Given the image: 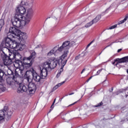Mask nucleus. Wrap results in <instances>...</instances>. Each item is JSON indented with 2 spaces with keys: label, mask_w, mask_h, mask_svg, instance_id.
<instances>
[{
  "label": "nucleus",
  "mask_w": 128,
  "mask_h": 128,
  "mask_svg": "<svg viewBox=\"0 0 128 128\" xmlns=\"http://www.w3.org/2000/svg\"><path fill=\"white\" fill-rule=\"evenodd\" d=\"M14 20L12 22V24L13 26H11L9 30V32L12 34H14L18 38V40H26V34L24 32H22L18 28H20L22 26V18L20 17L16 18L14 16Z\"/></svg>",
  "instance_id": "1"
},
{
  "label": "nucleus",
  "mask_w": 128,
  "mask_h": 128,
  "mask_svg": "<svg viewBox=\"0 0 128 128\" xmlns=\"http://www.w3.org/2000/svg\"><path fill=\"white\" fill-rule=\"evenodd\" d=\"M12 38H18V37L16 36V35L10 34L9 36L8 34L7 38H4L2 41L0 45V48H18L20 43L17 42L16 40H12Z\"/></svg>",
  "instance_id": "2"
},
{
  "label": "nucleus",
  "mask_w": 128,
  "mask_h": 128,
  "mask_svg": "<svg viewBox=\"0 0 128 128\" xmlns=\"http://www.w3.org/2000/svg\"><path fill=\"white\" fill-rule=\"evenodd\" d=\"M18 72L16 70H15L14 74H13V80H14L15 82H13V84L15 86L18 88L17 89V92L18 94L26 92H28V88H26L24 84L18 81L17 78H18Z\"/></svg>",
  "instance_id": "3"
},
{
  "label": "nucleus",
  "mask_w": 128,
  "mask_h": 128,
  "mask_svg": "<svg viewBox=\"0 0 128 128\" xmlns=\"http://www.w3.org/2000/svg\"><path fill=\"white\" fill-rule=\"evenodd\" d=\"M66 58V52H65L64 54H63L59 58L56 59L54 58H52L49 59V62L50 64V70H54L56 68L58 64V66H60V63L63 62V60H64Z\"/></svg>",
  "instance_id": "4"
},
{
  "label": "nucleus",
  "mask_w": 128,
  "mask_h": 128,
  "mask_svg": "<svg viewBox=\"0 0 128 128\" xmlns=\"http://www.w3.org/2000/svg\"><path fill=\"white\" fill-rule=\"evenodd\" d=\"M32 72H31V74L32 76L33 80H34L36 82H40V80H44L46 78V76H44L42 72H40V76L36 72V71L34 69H32Z\"/></svg>",
  "instance_id": "5"
},
{
  "label": "nucleus",
  "mask_w": 128,
  "mask_h": 128,
  "mask_svg": "<svg viewBox=\"0 0 128 128\" xmlns=\"http://www.w3.org/2000/svg\"><path fill=\"white\" fill-rule=\"evenodd\" d=\"M40 72L42 74H44V76H48V72H50V70H52V69H50V60L44 62L42 69L41 68H40Z\"/></svg>",
  "instance_id": "6"
},
{
  "label": "nucleus",
  "mask_w": 128,
  "mask_h": 128,
  "mask_svg": "<svg viewBox=\"0 0 128 128\" xmlns=\"http://www.w3.org/2000/svg\"><path fill=\"white\" fill-rule=\"evenodd\" d=\"M32 61L30 62H24V64H19L18 66H17V68H18L20 70V72L22 76H24V72L25 70H28L30 68L32 67Z\"/></svg>",
  "instance_id": "7"
},
{
  "label": "nucleus",
  "mask_w": 128,
  "mask_h": 128,
  "mask_svg": "<svg viewBox=\"0 0 128 128\" xmlns=\"http://www.w3.org/2000/svg\"><path fill=\"white\" fill-rule=\"evenodd\" d=\"M16 12L15 14V18L20 17L21 18H23L24 14H26V8L24 6H18L16 9Z\"/></svg>",
  "instance_id": "8"
},
{
  "label": "nucleus",
  "mask_w": 128,
  "mask_h": 128,
  "mask_svg": "<svg viewBox=\"0 0 128 128\" xmlns=\"http://www.w3.org/2000/svg\"><path fill=\"white\" fill-rule=\"evenodd\" d=\"M70 46V41H65L62 44V46L58 48L59 52H62V50H66L64 51V54L66 52V56H68V50Z\"/></svg>",
  "instance_id": "9"
},
{
  "label": "nucleus",
  "mask_w": 128,
  "mask_h": 128,
  "mask_svg": "<svg viewBox=\"0 0 128 128\" xmlns=\"http://www.w3.org/2000/svg\"><path fill=\"white\" fill-rule=\"evenodd\" d=\"M14 62H15L14 66H18L19 64H22V57L18 50H16Z\"/></svg>",
  "instance_id": "10"
},
{
  "label": "nucleus",
  "mask_w": 128,
  "mask_h": 128,
  "mask_svg": "<svg viewBox=\"0 0 128 128\" xmlns=\"http://www.w3.org/2000/svg\"><path fill=\"white\" fill-rule=\"evenodd\" d=\"M0 56H1L5 66H10V57L6 55V54H5L4 51L2 50V52L0 53Z\"/></svg>",
  "instance_id": "11"
},
{
  "label": "nucleus",
  "mask_w": 128,
  "mask_h": 128,
  "mask_svg": "<svg viewBox=\"0 0 128 128\" xmlns=\"http://www.w3.org/2000/svg\"><path fill=\"white\" fill-rule=\"evenodd\" d=\"M28 84V87L26 88H27V91L28 90L30 94H32V92H36V85L34 84V83L32 82V80L29 81Z\"/></svg>",
  "instance_id": "12"
},
{
  "label": "nucleus",
  "mask_w": 128,
  "mask_h": 128,
  "mask_svg": "<svg viewBox=\"0 0 128 128\" xmlns=\"http://www.w3.org/2000/svg\"><path fill=\"white\" fill-rule=\"evenodd\" d=\"M36 53L34 52H32L29 57H24L22 59V63L24 64L25 62H32L31 60H34L36 58Z\"/></svg>",
  "instance_id": "13"
},
{
  "label": "nucleus",
  "mask_w": 128,
  "mask_h": 128,
  "mask_svg": "<svg viewBox=\"0 0 128 128\" xmlns=\"http://www.w3.org/2000/svg\"><path fill=\"white\" fill-rule=\"evenodd\" d=\"M16 54V50H14L11 53L9 54V60H10V64H12L13 62L15 60Z\"/></svg>",
  "instance_id": "14"
},
{
  "label": "nucleus",
  "mask_w": 128,
  "mask_h": 128,
  "mask_svg": "<svg viewBox=\"0 0 128 128\" xmlns=\"http://www.w3.org/2000/svg\"><path fill=\"white\" fill-rule=\"evenodd\" d=\"M32 71L31 70H27V71H24L23 72V74L24 73V78H26V80H27V82H30V80H32V79L30 78V74H32Z\"/></svg>",
  "instance_id": "15"
},
{
  "label": "nucleus",
  "mask_w": 128,
  "mask_h": 128,
  "mask_svg": "<svg viewBox=\"0 0 128 128\" xmlns=\"http://www.w3.org/2000/svg\"><path fill=\"white\" fill-rule=\"evenodd\" d=\"M128 14L126 15V17L123 20L120 21L118 24H116L115 25L110 26L109 28H108V30H113V28H116V26H118V25L122 24H124V22H126V20H128Z\"/></svg>",
  "instance_id": "16"
},
{
  "label": "nucleus",
  "mask_w": 128,
  "mask_h": 128,
  "mask_svg": "<svg viewBox=\"0 0 128 128\" xmlns=\"http://www.w3.org/2000/svg\"><path fill=\"white\" fill-rule=\"evenodd\" d=\"M6 120V112L4 110H0V124H2Z\"/></svg>",
  "instance_id": "17"
},
{
  "label": "nucleus",
  "mask_w": 128,
  "mask_h": 128,
  "mask_svg": "<svg viewBox=\"0 0 128 128\" xmlns=\"http://www.w3.org/2000/svg\"><path fill=\"white\" fill-rule=\"evenodd\" d=\"M68 58H70V57H68V59L63 60V61L60 63L61 64V68H60V74L61 72H64V68L66 66V62H68Z\"/></svg>",
  "instance_id": "18"
},
{
  "label": "nucleus",
  "mask_w": 128,
  "mask_h": 128,
  "mask_svg": "<svg viewBox=\"0 0 128 128\" xmlns=\"http://www.w3.org/2000/svg\"><path fill=\"white\" fill-rule=\"evenodd\" d=\"M32 18H28L27 16H26V18H24V20H22V26H26V24H30V19Z\"/></svg>",
  "instance_id": "19"
},
{
  "label": "nucleus",
  "mask_w": 128,
  "mask_h": 128,
  "mask_svg": "<svg viewBox=\"0 0 128 128\" xmlns=\"http://www.w3.org/2000/svg\"><path fill=\"white\" fill-rule=\"evenodd\" d=\"M118 8V5L116 4V2H114L112 4H111L110 6L106 9V10H105V12H108V10H112V8Z\"/></svg>",
  "instance_id": "20"
},
{
  "label": "nucleus",
  "mask_w": 128,
  "mask_h": 128,
  "mask_svg": "<svg viewBox=\"0 0 128 128\" xmlns=\"http://www.w3.org/2000/svg\"><path fill=\"white\" fill-rule=\"evenodd\" d=\"M6 120H10L12 118V110H8L6 112Z\"/></svg>",
  "instance_id": "21"
},
{
  "label": "nucleus",
  "mask_w": 128,
  "mask_h": 128,
  "mask_svg": "<svg viewBox=\"0 0 128 128\" xmlns=\"http://www.w3.org/2000/svg\"><path fill=\"white\" fill-rule=\"evenodd\" d=\"M33 14H34V10H32V8H29L28 10V12L26 15V16H27V18H32Z\"/></svg>",
  "instance_id": "22"
},
{
  "label": "nucleus",
  "mask_w": 128,
  "mask_h": 128,
  "mask_svg": "<svg viewBox=\"0 0 128 128\" xmlns=\"http://www.w3.org/2000/svg\"><path fill=\"white\" fill-rule=\"evenodd\" d=\"M64 82H66V80L57 84L56 86H54L52 88L51 92H54V90H57V88H60V86H62V84H64Z\"/></svg>",
  "instance_id": "23"
},
{
  "label": "nucleus",
  "mask_w": 128,
  "mask_h": 128,
  "mask_svg": "<svg viewBox=\"0 0 128 128\" xmlns=\"http://www.w3.org/2000/svg\"><path fill=\"white\" fill-rule=\"evenodd\" d=\"M100 18H102V15L98 14L94 18L92 22H93V24H96L100 20Z\"/></svg>",
  "instance_id": "24"
},
{
  "label": "nucleus",
  "mask_w": 128,
  "mask_h": 128,
  "mask_svg": "<svg viewBox=\"0 0 128 128\" xmlns=\"http://www.w3.org/2000/svg\"><path fill=\"white\" fill-rule=\"evenodd\" d=\"M26 48L25 44H22L20 43H19L18 45V48H17V50H24Z\"/></svg>",
  "instance_id": "25"
},
{
  "label": "nucleus",
  "mask_w": 128,
  "mask_h": 128,
  "mask_svg": "<svg viewBox=\"0 0 128 128\" xmlns=\"http://www.w3.org/2000/svg\"><path fill=\"white\" fill-rule=\"evenodd\" d=\"M0 90H2V92H4V90H6V88L4 86V84H2V81H1L0 80Z\"/></svg>",
  "instance_id": "26"
},
{
  "label": "nucleus",
  "mask_w": 128,
  "mask_h": 128,
  "mask_svg": "<svg viewBox=\"0 0 128 128\" xmlns=\"http://www.w3.org/2000/svg\"><path fill=\"white\" fill-rule=\"evenodd\" d=\"M6 73L2 70L0 69V80L2 82V78Z\"/></svg>",
  "instance_id": "27"
},
{
  "label": "nucleus",
  "mask_w": 128,
  "mask_h": 128,
  "mask_svg": "<svg viewBox=\"0 0 128 128\" xmlns=\"http://www.w3.org/2000/svg\"><path fill=\"white\" fill-rule=\"evenodd\" d=\"M92 24H94V22H92V21H91L85 25V28H90V26H92Z\"/></svg>",
  "instance_id": "28"
},
{
  "label": "nucleus",
  "mask_w": 128,
  "mask_h": 128,
  "mask_svg": "<svg viewBox=\"0 0 128 128\" xmlns=\"http://www.w3.org/2000/svg\"><path fill=\"white\" fill-rule=\"evenodd\" d=\"M8 111V106H4V110H3V112H7Z\"/></svg>",
  "instance_id": "29"
},
{
  "label": "nucleus",
  "mask_w": 128,
  "mask_h": 128,
  "mask_svg": "<svg viewBox=\"0 0 128 128\" xmlns=\"http://www.w3.org/2000/svg\"><path fill=\"white\" fill-rule=\"evenodd\" d=\"M4 24V21L2 20H0V28H2V26Z\"/></svg>",
  "instance_id": "30"
},
{
  "label": "nucleus",
  "mask_w": 128,
  "mask_h": 128,
  "mask_svg": "<svg viewBox=\"0 0 128 128\" xmlns=\"http://www.w3.org/2000/svg\"><path fill=\"white\" fill-rule=\"evenodd\" d=\"M52 54H54V50H51L48 53V56H52Z\"/></svg>",
  "instance_id": "31"
},
{
  "label": "nucleus",
  "mask_w": 128,
  "mask_h": 128,
  "mask_svg": "<svg viewBox=\"0 0 128 128\" xmlns=\"http://www.w3.org/2000/svg\"><path fill=\"white\" fill-rule=\"evenodd\" d=\"M76 44V42L74 41H70V46H74Z\"/></svg>",
  "instance_id": "32"
},
{
  "label": "nucleus",
  "mask_w": 128,
  "mask_h": 128,
  "mask_svg": "<svg viewBox=\"0 0 128 128\" xmlns=\"http://www.w3.org/2000/svg\"><path fill=\"white\" fill-rule=\"evenodd\" d=\"M103 104H104V103L102 102H101L100 103L94 106V108H98V106H102Z\"/></svg>",
  "instance_id": "33"
},
{
  "label": "nucleus",
  "mask_w": 128,
  "mask_h": 128,
  "mask_svg": "<svg viewBox=\"0 0 128 128\" xmlns=\"http://www.w3.org/2000/svg\"><path fill=\"white\" fill-rule=\"evenodd\" d=\"M94 42V39L90 42L86 46V49H88V48Z\"/></svg>",
  "instance_id": "34"
},
{
  "label": "nucleus",
  "mask_w": 128,
  "mask_h": 128,
  "mask_svg": "<svg viewBox=\"0 0 128 128\" xmlns=\"http://www.w3.org/2000/svg\"><path fill=\"white\" fill-rule=\"evenodd\" d=\"M115 42H112L110 44L106 46L104 48V50H106V48H108V46H112V44H114Z\"/></svg>",
  "instance_id": "35"
},
{
  "label": "nucleus",
  "mask_w": 128,
  "mask_h": 128,
  "mask_svg": "<svg viewBox=\"0 0 128 128\" xmlns=\"http://www.w3.org/2000/svg\"><path fill=\"white\" fill-rule=\"evenodd\" d=\"M56 48H58V47L56 46L54 48H53L52 50H53V52H54V54H56V52L57 50H58H58H56Z\"/></svg>",
  "instance_id": "36"
},
{
  "label": "nucleus",
  "mask_w": 128,
  "mask_h": 128,
  "mask_svg": "<svg viewBox=\"0 0 128 128\" xmlns=\"http://www.w3.org/2000/svg\"><path fill=\"white\" fill-rule=\"evenodd\" d=\"M21 6H26V3L22 1L20 4V5Z\"/></svg>",
  "instance_id": "37"
},
{
  "label": "nucleus",
  "mask_w": 128,
  "mask_h": 128,
  "mask_svg": "<svg viewBox=\"0 0 128 128\" xmlns=\"http://www.w3.org/2000/svg\"><path fill=\"white\" fill-rule=\"evenodd\" d=\"M102 70H104V68H101L100 70H98L97 72V73L96 76H98V74H100V72H102Z\"/></svg>",
  "instance_id": "38"
},
{
  "label": "nucleus",
  "mask_w": 128,
  "mask_h": 128,
  "mask_svg": "<svg viewBox=\"0 0 128 128\" xmlns=\"http://www.w3.org/2000/svg\"><path fill=\"white\" fill-rule=\"evenodd\" d=\"M56 98H55L54 100V102L52 103V104L51 106H50V108H54V102H56Z\"/></svg>",
  "instance_id": "39"
},
{
  "label": "nucleus",
  "mask_w": 128,
  "mask_h": 128,
  "mask_svg": "<svg viewBox=\"0 0 128 128\" xmlns=\"http://www.w3.org/2000/svg\"><path fill=\"white\" fill-rule=\"evenodd\" d=\"M80 54H79L78 56H77L75 57V60H80Z\"/></svg>",
  "instance_id": "40"
},
{
  "label": "nucleus",
  "mask_w": 128,
  "mask_h": 128,
  "mask_svg": "<svg viewBox=\"0 0 128 128\" xmlns=\"http://www.w3.org/2000/svg\"><path fill=\"white\" fill-rule=\"evenodd\" d=\"M126 122V120L124 119H124H122L121 120V121L120 122Z\"/></svg>",
  "instance_id": "41"
},
{
  "label": "nucleus",
  "mask_w": 128,
  "mask_h": 128,
  "mask_svg": "<svg viewBox=\"0 0 128 128\" xmlns=\"http://www.w3.org/2000/svg\"><path fill=\"white\" fill-rule=\"evenodd\" d=\"M122 50V49L120 48L118 50V52H120Z\"/></svg>",
  "instance_id": "42"
},
{
  "label": "nucleus",
  "mask_w": 128,
  "mask_h": 128,
  "mask_svg": "<svg viewBox=\"0 0 128 128\" xmlns=\"http://www.w3.org/2000/svg\"><path fill=\"white\" fill-rule=\"evenodd\" d=\"M112 90H114V88H111V90H110V92H112Z\"/></svg>",
  "instance_id": "43"
},
{
  "label": "nucleus",
  "mask_w": 128,
  "mask_h": 128,
  "mask_svg": "<svg viewBox=\"0 0 128 128\" xmlns=\"http://www.w3.org/2000/svg\"><path fill=\"white\" fill-rule=\"evenodd\" d=\"M54 106H53L52 108H51L50 110H49V112H48V113L50 112H52V110L54 109Z\"/></svg>",
  "instance_id": "44"
},
{
  "label": "nucleus",
  "mask_w": 128,
  "mask_h": 128,
  "mask_svg": "<svg viewBox=\"0 0 128 128\" xmlns=\"http://www.w3.org/2000/svg\"><path fill=\"white\" fill-rule=\"evenodd\" d=\"M60 76V72H59L56 75V78H58Z\"/></svg>",
  "instance_id": "45"
},
{
  "label": "nucleus",
  "mask_w": 128,
  "mask_h": 128,
  "mask_svg": "<svg viewBox=\"0 0 128 128\" xmlns=\"http://www.w3.org/2000/svg\"><path fill=\"white\" fill-rule=\"evenodd\" d=\"M84 72H86V68H84L82 70L81 72V74Z\"/></svg>",
  "instance_id": "46"
},
{
  "label": "nucleus",
  "mask_w": 128,
  "mask_h": 128,
  "mask_svg": "<svg viewBox=\"0 0 128 128\" xmlns=\"http://www.w3.org/2000/svg\"><path fill=\"white\" fill-rule=\"evenodd\" d=\"M76 102H75L70 104V106H74V104H76Z\"/></svg>",
  "instance_id": "47"
},
{
  "label": "nucleus",
  "mask_w": 128,
  "mask_h": 128,
  "mask_svg": "<svg viewBox=\"0 0 128 128\" xmlns=\"http://www.w3.org/2000/svg\"><path fill=\"white\" fill-rule=\"evenodd\" d=\"M126 120V122H128V118H124Z\"/></svg>",
  "instance_id": "48"
},
{
  "label": "nucleus",
  "mask_w": 128,
  "mask_h": 128,
  "mask_svg": "<svg viewBox=\"0 0 128 128\" xmlns=\"http://www.w3.org/2000/svg\"><path fill=\"white\" fill-rule=\"evenodd\" d=\"M128 0H122V2H126Z\"/></svg>",
  "instance_id": "49"
},
{
  "label": "nucleus",
  "mask_w": 128,
  "mask_h": 128,
  "mask_svg": "<svg viewBox=\"0 0 128 128\" xmlns=\"http://www.w3.org/2000/svg\"><path fill=\"white\" fill-rule=\"evenodd\" d=\"M74 94V92L70 93L69 94V96H72V94Z\"/></svg>",
  "instance_id": "50"
},
{
  "label": "nucleus",
  "mask_w": 128,
  "mask_h": 128,
  "mask_svg": "<svg viewBox=\"0 0 128 128\" xmlns=\"http://www.w3.org/2000/svg\"><path fill=\"white\" fill-rule=\"evenodd\" d=\"M92 76H91L90 78H88L90 80H92Z\"/></svg>",
  "instance_id": "51"
},
{
  "label": "nucleus",
  "mask_w": 128,
  "mask_h": 128,
  "mask_svg": "<svg viewBox=\"0 0 128 128\" xmlns=\"http://www.w3.org/2000/svg\"><path fill=\"white\" fill-rule=\"evenodd\" d=\"M90 80L88 78L87 80H86V82H90Z\"/></svg>",
  "instance_id": "52"
},
{
  "label": "nucleus",
  "mask_w": 128,
  "mask_h": 128,
  "mask_svg": "<svg viewBox=\"0 0 128 128\" xmlns=\"http://www.w3.org/2000/svg\"><path fill=\"white\" fill-rule=\"evenodd\" d=\"M40 48V45L37 46L36 47V48Z\"/></svg>",
  "instance_id": "53"
},
{
  "label": "nucleus",
  "mask_w": 128,
  "mask_h": 128,
  "mask_svg": "<svg viewBox=\"0 0 128 128\" xmlns=\"http://www.w3.org/2000/svg\"><path fill=\"white\" fill-rule=\"evenodd\" d=\"M64 98V96H63L61 99H60L59 100L60 102H62V98Z\"/></svg>",
  "instance_id": "54"
},
{
  "label": "nucleus",
  "mask_w": 128,
  "mask_h": 128,
  "mask_svg": "<svg viewBox=\"0 0 128 128\" xmlns=\"http://www.w3.org/2000/svg\"><path fill=\"white\" fill-rule=\"evenodd\" d=\"M48 18H50V17H49V18H46V20H48Z\"/></svg>",
  "instance_id": "55"
},
{
  "label": "nucleus",
  "mask_w": 128,
  "mask_h": 128,
  "mask_svg": "<svg viewBox=\"0 0 128 128\" xmlns=\"http://www.w3.org/2000/svg\"><path fill=\"white\" fill-rule=\"evenodd\" d=\"M126 72H127V74H128V69H127V70H126Z\"/></svg>",
  "instance_id": "56"
},
{
  "label": "nucleus",
  "mask_w": 128,
  "mask_h": 128,
  "mask_svg": "<svg viewBox=\"0 0 128 128\" xmlns=\"http://www.w3.org/2000/svg\"><path fill=\"white\" fill-rule=\"evenodd\" d=\"M126 98H128V94L126 95Z\"/></svg>",
  "instance_id": "57"
},
{
  "label": "nucleus",
  "mask_w": 128,
  "mask_h": 128,
  "mask_svg": "<svg viewBox=\"0 0 128 128\" xmlns=\"http://www.w3.org/2000/svg\"><path fill=\"white\" fill-rule=\"evenodd\" d=\"M2 30V28H0V32Z\"/></svg>",
  "instance_id": "58"
},
{
  "label": "nucleus",
  "mask_w": 128,
  "mask_h": 128,
  "mask_svg": "<svg viewBox=\"0 0 128 128\" xmlns=\"http://www.w3.org/2000/svg\"><path fill=\"white\" fill-rule=\"evenodd\" d=\"M78 26V24H76V26Z\"/></svg>",
  "instance_id": "59"
},
{
  "label": "nucleus",
  "mask_w": 128,
  "mask_h": 128,
  "mask_svg": "<svg viewBox=\"0 0 128 128\" xmlns=\"http://www.w3.org/2000/svg\"><path fill=\"white\" fill-rule=\"evenodd\" d=\"M102 54V52H100L99 54H100H100Z\"/></svg>",
  "instance_id": "60"
},
{
  "label": "nucleus",
  "mask_w": 128,
  "mask_h": 128,
  "mask_svg": "<svg viewBox=\"0 0 128 128\" xmlns=\"http://www.w3.org/2000/svg\"><path fill=\"white\" fill-rule=\"evenodd\" d=\"M82 96H84V95H82Z\"/></svg>",
  "instance_id": "61"
},
{
  "label": "nucleus",
  "mask_w": 128,
  "mask_h": 128,
  "mask_svg": "<svg viewBox=\"0 0 128 128\" xmlns=\"http://www.w3.org/2000/svg\"><path fill=\"white\" fill-rule=\"evenodd\" d=\"M106 81V80H104V82H105Z\"/></svg>",
  "instance_id": "62"
}]
</instances>
